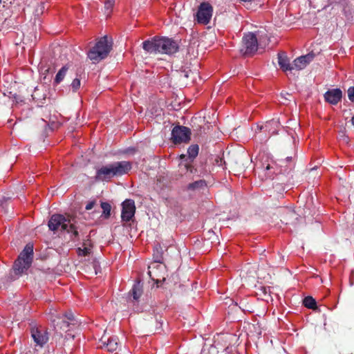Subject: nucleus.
I'll return each instance as SVG.
<instances>
[{
	"label": "nucleus",
	"instance_id": "1",
	"mask_svg": "<svg viewBox=\"0 0 354 354\" xmlns=\"http://www.w3.org/2000/svg\"><path fill=\"white\" fill-rule=\"evenodd\" d=\"M83 223H79L75 216L68 214H53L48 221V226L53 232L58 230L71 234V240H79L80 233H82Z\"/></svg>",
	"mask_w": 354,
	"mask_h": 354
},
{
	"label": "nucleus",
	"instance_id": "2",
	"mask_svg": "<svg viewBox=\"0 0 354 354\" xmlns=\"http://www.w3.org/2000/svg\"><path fill=\"white\" fill-rule=\"evenodd\" d=\"M143 49L150 54L172 55L178 51L179 45L176 41L168 37H155L142 43Z\"/></svg>",
	"mask_w": 354,
	"mask_h": 354
},
{
	"label": "nucleus",
	"instance_id": "3",
	"mask_svg": "<svg viewBox=\"0 0 354 354\" xmlns=\"http://www.w3.org/2000/svg\"><path fill=\"white\" fill-rule=\"evenodd\" d=\"M113 43L107 36L97 39L95 45L87 52L88 58L96 64L104 59L112 50Z\"/></svg>",
	"mask_w": 354,
	"mask_h": 354
},
{
	"label": "nucleus",
	"instance_id": "4",
	"mask_svg": "<svg viewBox=\"0 0 354 354\" xmlns=\"http://www.w3.org/2000/svg\"><path fill=\"white\" fill-rule=\"evenodd\" d=\"M33 259V245L27 244L15 261L13 270L16 274L21 275L31 266Z\"/></svg>",
	"mask_w": 354,
	"mask_h": 354
},
{
	"label": "nucleus",
	"instance_id": "5",
	"mask_svg": "<svg viewBox=\"0 0 354 354\" xmlns=\"http://www.w3.org/2000/svg\"><path fill=\"white\" fill-rule=\"evenodd\" d=\"M258 48V41L256 35L252 32L245 34L242 39L240 52L245 56H251Z\"/></svg>",
	"mask_w": 354,
	"mask_h": 354
},
{
	"label": "nucleus",
	"instance_id": "6",
	"mask_svg": "<svg viewBox=\"0 0 354 354\" xmlns=\"http://www.w3.org/2000/svg\"><path fill=\"white\" fill-rule=\"evenodd\" d=\"M199 151V147L198 145H192L187 149L188 156L185 154L180 156V162L179 166L180 168H184L187 171L192 173L193 166L192 162L194 159L198 156Z\"/></svg>",
	"mask_w": 354,
	"mask_h": 354
},
{
	"label": "nucleus",
	"instance_id": "7",
	"mask_svg": "<svg viewBox=\"0 0 354 354\" xmlns=\"http://www.w3.org/2000/svg\"><path fill=\"white\" fill-rule=\"evenodd\" d=\"M213 8L207 2H203L198 6L195 20L200 24L207 25L212 16Z\"/></svg>",
	"mask_w": 354,
	"mask_h": 354
},
{
	"label": "nucleus",
	"instance_id": "8",
	"mask_svg": "<svg viewBox=\"0 0 354 354\" xmlns=\"http://www.w3.org/2000/svg\"><path fill=\"white\" fill-rule=\"evenodd\" d=\"M191 131L184 126H176L171 131V140L174 144L187 143L190 140Z\"/></svg>",
	"mask_w": 354,
	"mask_h": 354
},
{
	"label": "nucleus",
	"instance_id": "9",
	"mask_svg": "<svg viewBox=\"0 0 354 354\" xmlns=\"http://www.w3.org/2000/svg\"><path fill=\"white\" fill-rule=\"evenodd\" d=\"M136 212L135 202L132 199H126L122 203L121 218L123 221H130Z\"/></svg>",
	"mask_w": 354,
	"mask_h": 354
},
{
	"label": "nucleus",
	"instance_id": "10",
	"mask_svg": "<svg viewBox=\"0 0 354 354\" xmlns=\"http://www.w3.org/2000/svg\"><path fill=\"white\" fill-rule=\"evenodd\" d=\"M31 336L35 343V346L43 347L48 341V333L44 328H32L31 329Z\"/></svg>",
	"mask_w": 354,
	"mask_h": 354
},
{
	"label": "nucleus",
	"instance_id": "11",
	"mask_svg": "<svg viewBox=\"0 0 354 354\" xmlns=\"http://www.w3.org/2000/svg\"><path fill=\"white\" fill-rule=\"evenodd\" d=\"M102 348L106 349L109 352H114L118 348L119 340L117 336L107 337L104 335L100 340Z\"/></svg>",
	"mask_w": 354,
	"mask_h": 354
},
{
	"label": "nucleus",
	"instance_id": "12",
	"mask_svg": "<svg viewBox=\"0 0 354 354\" xmlns=\"http://www.w3.org/2000/svg\"><path fill=\"white\" fill-rule=\"evenodd\" d=\"M115 176H120L127 174L132 167L129 161H120L111 164Z\"/></svg>",
	"mask_w": 354,
	"mask_h": 354
},
{
	"label": "nucleus",
	"instance_id": "13",
	"mask_svg": "<svg viewBox=\"0 0 354 354\" xmlns=\"http://www.w3.org/2000/svg\"><path fill=\"white\" fill-rule=\"evenodd\" d=\"M278 215L281 223L285 225L293 223L294 220L297 218L295 212L289 207H281L278 210Z\"/></svg>",
	"mask_w": 354,
	"mask_h": 354
},
{
	"label": "nucleus",
	"instance_id": "14",
	"mask_svg": "<svg viewBox=\"0 0 354 354\" xmlns=\"http://www.w3.org/2000/svg\"><path fill=\"white\" fill-rule=\"evenodd\" d=\"M114 176L111 164L103 166L96 171L95 181H109Z\"/></svg>",
	"mask_w": 354,
	"mask_h": 354
},
{
	"label": "nucleus",
	"instance_id": "15",
	"mask_svg": "<svg viewBox=\"0 0 354 354\" xmlns=\"http://www.w3.org/2000/svg\"><path fill=\"white\" fill-rule=\"evenodd\" d=\"M52 322L56 332L58 333L59 331L61 335V331H67L71 325L75 324V323H71L63 315H56Z\"/></svg>",
	"mask_w": 354,
	"mask_h": 354
},
{
	"label": "nucleus",
	"instance_id": "16",
	"mask_svg": "<svg viewBox=\"0 0 354 354\" xmlns=\"http://www.w3.org/2000/svg\"><path fill=\"white\" fill-rule=\"evenodd\" d=\"M324 97L326 102L336 105L342 98V92L339 88L329 89L324 93Z\"/></svg>",
	"mask_w": 354,
	"mask_h": 354
},
{
	"label": "nucleus",
	"instance_id": "17",
	"mask_svg": "<svg viewBox=\"0 0 354 354\" xmlns=\"http://www.w3.org/2000/svg\"><path fill=\"white\" fill-rule=\"evenodd\" d=\"M314 57V53H308L306 55H302L296 58L292 63V70L295 69L297 71H300L304 69L313 60Z\"/></svg>",
	"mask_w": 354,
	"mask_h": 354
},
{
	"label": "nucleus",
	"instance_id": "18",
	"mask_svg": "<svg viewBox=\"0 0 354 354\" xmlns=\"http://www.w3.org/2000/svg\"><path fill=\"white\" fill-rule=\"evenodd\" d=\"M146 322L147 327L153 333L158 332L162 327V317L160 315L151 316Z\"/></svg>",
	"mask_w": 354,
	"mask_h": 354
},
{
	"label": "nucleus",
	"instance_id": "19",
	"mask_svg": "<svg viewBox=\"0 0 354 354\" xmlns=\"http://www.w3.org/2000/svg\"><path fill=\"white\" fill-rule=\"evenodd\" d=\"M278 64L280 68L283 71H292V64L290 62V59L287 56L286 53L280 52L277 55Z\"/></svg>",
	"mask_w": 354,
	"mask_h": 354
},
{
	"label": "nucleus",
	"instance_id": "20",
	"mask_svg": "<svg viewBox=\"0 0 354 354\" xmlns=\"http://www.w3.org/2000/svg\"><path fill=\"white\" fill-rule=\"evenodd\" d=\"M280 126L281 124L278 119H272L267 121L261 129L268 131L270 135H274L277 133Z\"/></svg>",
	"mask_w": 354,
	"mask_h": 354
},
{
	"label": "nucleus",
	"instance_id": "21",
	"mask_svg": "<svg viewBox=\"0 0 354 354\" xmlns=\"http://www.w3.org/2000/svg\"><path fill=\"white\" fill-rule=\"evenodd\" d=\"M143 293L142 284L140 281H137L129 292V299L132 301H138Z\"/></svg>",
	"mask_w": 354,
	"mask_h": 354
},
{
	"label": "nucleus",
	"instance_id": "22",
	"mask_svg": "<svg viewBox=\"0 0 354 354\" xmlns=\"http://www.w3.org/2000/svg\"><path fill=\"white\" fill-rule=\"evenodd\" d=\"M71 65L66 64L62 67L59 71L57 72V75H55V80H54V84H59L61 82H62L66 77L69 68Z\"/></svg>",
	"mask_w": 354,
	"mask_h": 354
},
{
	"label": "nucleus",
	"instance_id": "23",
	"mask_svg": "<svg viewBox=\"0 0 354 354\" xmlns=\"http://www.w3.org/2000/svg\"><path fill=\"white\" fill-rule=\"evenodd\" d=\"M163 250L160 243H157L153 248V257L156 263H161L163 257Z\"/></svg>",
	"mask_w": 354,
	"mask_h": 354
},
{
	"label": "nucleus",
	"instance_id": "24",
	"mask_svg": "<svg viewBox=\"0 0 354 354\" xmlns=\"http://www.w3.org/2000/svg\"><path fill=\"white\" fill-rule=\"evenodd\" d=\"M207 186L206 182L204 180H199L191 183L187 185V189L189 190H200Z\"/></svg>",
	"mask_w": 354,
	"mask_h": 354
},
{
	"label": "nucleus",
	"instance_id": "25",
	"mask_svg": "<svg viewBox=\"0 0 354 354\" xmlns=\"http://www.w3.org/2000/svg\"><path fill=\"white\" fill-rule=\"evenodd\" d=\"M303 305L309 309L317 308L316 301L310 296L306 297L303 300Z\"/></svg>",
	"mask_w": 354,
	"mask_h": 354
},
{
	"label": "nucleus",
	"instance_id": "26",
	"mask_svg": "<svg viewBox=\"0 0 354 354\" xmlns=\"http://www.w3.org/2000/svg\"><path fill=\"white\" fill-rule=\"evenodd\" d=\"M40 88L37 86L35 88L33 93H32V99L36 101H41L46 98V94L44 93H39Z\"/></svg>",
	"mask_w": 354,
	"mask_h": 354
},
{
	"label": "nucleus",
	"instance_id": "27",
	"mask_svg": "<svg viewBox=\"0 0 354 354\" xmlns=\"http://www.w3.org/2000/svg\"><path fill=\"white\" fill-rule=\"evenodd\" d=\"M101 207L103 210V214L106 218H109L111 215V206L109 203L102 202Z\"/></svg>",
	"mask_w": 354,
	"mask_h": 354
},
{
	"label": "nucleus",
	"instance_id": "28",
	"mask_svg": "<svg viewBox=\"0 0 354 354\" xmlns=\"http://www.w3.org/2000/svg\"><path fill=\"white\" fill-rule=\"evenodd\" d=\"M81 86V80L78 77H76L73 82H71L70 87L71 88L73 92H77Z\"/></svg>",
	"mask_w": 354,
	"mask_h": 354
},
{
	"label": "nucleus",
	"instance_id": "29",
	"mask_svg": "<svg viewBox=\"0 0 354 354\" xmlns=\"http://www.w3.org/2000/svg\"><path fill=\"white\" fill-rule=\"evenodd\" d=\"M265 171L267 172L266 174L267 178H272L273 175L275 174L274 167L270 164H268L266 166Z\"/></svg>",
	"mask_w": 354,
	"mask_h": 354
},
{
	"label": "nucleus",
	"instance_id": "30",
	"mask_svg": "<svg viewBox=\"0 0 354 354\" xmlns=\"http://www.w3.org/2000/svg\"><path fill=\"white\" fill-rule=\"evenodd\" d=\"M77 251L79 255L84 257H86L91 253V249L86 247H85L84 249L78 248Z\"/></svg>",
	"mask_w": 354,
	"mask_h": 354
},
{
	"label": "nucleus",
	"instance_id": "31",
	"mask_svg": "<svg viewBox=\"0 0 354 354\" xmlns=\"http://www.w3.org/2000/svg\"><path fill=\"white\" fill-rule=\"evenodd\" d=\"M115 3V0H106L104 3V8L109 12L111 10Z\"/></svg>",
	"mask_w": 354,
	"mask_h": 354
},
{
	"label": "nucleus",
	"instance_id": "32",
	"mask_svg": "<svg viewBox=\"0 0 354 354\" xmlns=\"http://www.w3.org/2000/svg\"><path fill=\"white\" fill-rule=\"evenodd\" d=\"M348 97L351 102H354V86H350L347 91Z\"/></svg>",
	"mask_w": 354,
	"mask_h": 354
},
{
	"label": "nucleus",
	"instance_id": "33",
	"mask_svg": "<svg viewBox=\"0 0 354 354\" xmlns=\"http://www.w3.org/2000/svg\"><path fill=\"white\" fill-rule=\"evenodd\" d=\"M63 316L64 317H66V319L68 321H69L71 323H74V322L75 321L74 315L71 312L67 313L63 315Z\"/></svg>",
	"mask_w": 354,
	"mask_h": 354
},
{
	"label": "nucleus",
	"instance_id": "34",
	"mask_svg": "<svg viewBox=\"0 0 354 354\" xmlns=\"http://www.w3.org/2000/svg\"><path fill=\"white\" fill-rule=\"evenodd\" d=\"M44 9H45V4H44V3H41L38 6V8L36 9V15H39L40 14H42Z\"/></svg>",
	"mask_w": 354,
	"mask_h": 354
},
{
	"label": "nucleus",
	"instance_id": "35",
	"mask_svg": "<svg viewBox=\"0 0 354 354\" xmlns=\"http://www.w3.org/2000/svg\"><path fill=\"white\" fill-rule=\"evenodd\" d=\"M95 205V201H89L86 205V210H90L91 209L93 208L94 205Z\"/></svg>",
	"mask_w": 354,
	"mask_h": 354
},
{
	"label": "nucleus",
	"instance_id": "36",
	"mask_svg": "<svg viewBox=\"0 0 354 354\" xmlns=\"http://www.w3.org/2000/svg\"><path fill=\"white\" fill-rule=\"evenodd\" d=\"M6 202V200L5 199V198H3L2 199L0 200V207L3 208L4 207V203Z\"/></svg>",
	"mask_w": 354,
	"mask_h": 354
},
{
	"label": "nucleus",
	"instance_id": "37",
	"mask_svg": "<svg viewBox=\"0 0 354 354\" xmlns=\"http://www.w3.org/2000/svg\"><path fill=\"white\" fill-rule=\"evenodd\" d=\"M148 273H149L150 277L151 278V279L155 280L154 277L151 275V272L149 271ZM156 283H158L159 281H160V279H156Z\"/></svg>",
	"mask_w": 354,
	"mask_h": 354
},
{
	"label": "nucleus",
	"instance_id": "38",
	"mask_svg": "<svg viewBox=\"0 0 354 354\" xmlns=\"http://www.w3.org/2000/svg\"><path fill=\"white\" fill-rule=\"evenodd\" d=\"M351 123L354 126V115L351 118Z\"/></svg>",
	"mask_w": 354,
	"mask_h": 354
},
{
	"label": "nucleus",
	"instance_id": "39",
	"mask_svg": "<svg viewBox=\"0 0 354 354\" xmlns=\"http://www.w3.org/2000/svg\"><path fill=\"white\" fill-rule=\"evenodd\" d=\"M286 159H287L288 161H291L292 158L291 157H287Z\"/></svg>",
	"mask_w": 354,
	"mask_h": 354
},
{
	"label": "nucleus",
	"instance_id": "40",
	"mask_svg": "<svg viewBox=\"0 0 354 354\" xmlns=\"http://www.w3.org/2000/svg\"><path fill=\"white\" fill-rule=\"evenodd\" d=\"M194 171H196V169H192V173L194 172Z\"/></svg>",
	"mask_w": 354,
	"mask_h": 354
},
{
	"label": "nucleus",
	"instance_id": "41",
	"mask_svg": "<svg viewBox=\"0 0 354 354\" xmlns=\"http://www.w3.org/2000/svg\"><path fill=\"white\" fill-rule=\"evenodd\" d=\"M2 2V0H0V3Z\"/></svg>",
	"mask_w": 354,
	"mask_h": 354
}]
</instances>
